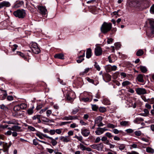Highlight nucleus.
Here are the masks:
<instances>
[{"mask_svg": "<svg viewBox=\"0 0 154 154\" xmlns=\"http://www.w3.org/2000/svg\"><path fill=\"white\" fill-rule=\"evenodd\" d=\"M112 24L111 23H108L104 22L101 26L100 28L101 32L105 34L110 31L112 29Z\"/></svg>", "mask_w": 154, "mask_h": 154, "instance_id": "nucleus-1", "label": "nucleus"}, {"mask_svg": "<svg viewBox=\"0 0 154 154\" xmlns=\"http://www.w3.org/2000/svg\"><path fill=\"white\" fill-rule=\"evenodd\" d=\"M14 15L19 18L23 19L26 16L25 11L24 9H18L14 11L13 13Z\"/></svg>", "mask_w": 154, "mask_h": 154, "instance_id": "nucleus-2", "label": "nucleus"}, {"mask_svg": "<svg viewBox=\"0 0 154 154\" xmlns=\"http://www.w3.org/2000/svg\"><path fill=\"white\" fill-rule=\"evenodd\" d=\"M102 48L100 47H96L95 48V54L97 56H100L102 54Z\"/></svg>", "mask_w": 154, "mask_h": 154, "instance_id": "nucleus-3", "label": "nucleus"}, {"mask_svg": "<svg viewBox=\"0 0 154 154\" xmlns=\"http://www.w3.org/2000/svg\"><path fill=\"white\" fill-rule=\"evenodd\" d=\"M11 6L10 3L8 1H4L0 3V9L4 7H8Z\"/></svg>", "mask_w": 154, "mask_h": 154, "instance_id": "nucleus-4", "label": "nucleus"}, {"mask_svg": "<svg viewBox=\"0 0 154 154\" xmlns=\"http://www.w3.org/2000/svg\"><path fill=\"white\" fill-rule=\"evenodd\" d=\"M136 92L139 95L143 94L146 93V91L144 88H138L136 89Z\"/></svg>", "mask_w": 154, "mask_h": 154, "instance_id": "nucleus-5", "label": "nucleus"}, {"mask_svg": "<svg viewBox=\"0 0 154 154\" xmlns=\"http://www.w3.org/2000/svg\"><path fill=\"white\" fill-rule=\"evenodd\" d=\"M38 9L40 11V13L41 14L45 15L47 12V9L43 6H39L38 8Z\"/></svg>", "mask_w": 154, "mask_h": 154, "instance_id": "nucleus-6", "label": "nucleus"}, {"mask_svg": "<svg viewBox=\"0 0 154 154\" xmlns=\"http://www.w3.org/2000/svg\"><path fill=\"white\" fill-rule=\"evenodd\" d=\"M77 119V116H66L62 118L63 120H72Z\"/></svg>", "mask_w": 154, "mask_h": 154, "instance_id": "nucleus-7", "label": "nucleus"}, {"mask_svg": "<svg viewBox=\"0 0 154 154\" xmlns=\"http://www.w3.org/2000/svg\"><path fill=\"white\" fill-rule=\"evenodd\" d=\"M82 134L84 137H87L90 134V131L87 129L81 130Z\"/></svg>", "mask_w": 154, "mask_h": 154, "instance_id": "nucleus-8", "label": "nucleus"}, {"mask_svg": "<svg viewBox=\"0 0 154 154\" xmlns=\"http://www.w3.org/2000/svg\"><path fill=\"white\" fill-rule=\"evenodd\" d=\"M149 22L150 25L152 32L154 33V21L152 20H149Z\"/></svg>", "mask_w": 154, "mask_h": 154, "instance_id": "nucleus-9", "label": "nucleus"}, {"mask_svg": "<svg viewBox=\"0 0 154 154\" xmlns=\"http://www.w3.org/2000/svg\"><path fill=\"white\" fill-rule=\"evenodd\" d=\"M54 57L56 58L60 59H64V55L62 54H55Z\"/></svg>", "mask_w": 154, "mask_h": 154, "instance_id": "nucleus-10", "label": "nucleus"}, {"mask_svg": "<svg viewBox=\"0 0 154 154\" xmlns=\"http://www.w3.org/2000/svg\"><path fill=\"white\" fill-rule=\"evenodd\" d=\"M91 56V50L89 48L87 49L86 53V57L87 58H90Z\"/></svg>", "mask_w": 154, "mask_h": 154, "instance_id": "nucleus-11", "label": "nucleus"}, {"mask_svg": "<svg viewBox=\"0 0 154 154\" xmlns=\"http://www.w3.org/2000/svg\"><path fill=\"white\" fill-rule=\"evenodd\" d=\"M120 125L122 126H128L129 125L130 123L128 121H122L120 122Z\"/></svg>", "mask_w": 154, "mask_h": 154, "instance_id": "nucleus-12", "label": "nucleus"}, {"mask_svg": "<svg viewBox=\"0 0 154 154\" xmlns=\"http://www.w3.org/2000/svg\"><path fill=\"white\" fill-rule=\"evenodd\" d=\"M50 142L51 144L53 146H56L57 143V142L56 140H55L52 137L50 138Z\"/></svg>", "mask_w": 154, "mask_h": 154, "instance_id": "nucleus-13", "label": "nucleus"}, {"mask_svg": "<svg viewBox=\"0 0 154 154\" xmlns=\"http://www.w3.org/2000/svg\"><path fill=\"white\" fill-rule=\"evenodd\" d=\"M143 119L140 117H138L135 119L134 121V122L135 123L139 124L141 122L143 121Z\"/></svg>", "mask_w": 154, "mask_h": 154, "instance_id": "nucleus-14", "label": "nucleus"}, {"mask_svg": "<svg viewBox=\"0 0 154 154\" xmlns=\"http://www.w3.org/2000/svg\"><path fill=\"white\" fill-rule=\"evenodd\" d=\"M10 146H8V143H5L3 145V147L4 149L3 150V152H6L8 151V149Z\"/></svg>", "mask_w": 154, "mask_h": 154, "instance_id": "nucleus-15", "label": "nucleus"}, {"mask_svg": "<svg viewBox=\"0 0 154 154\" xmlns=\"http://www.w3.org/2000/svg\"><path fill=\"white\" fill-rule=\"evenodd\" d=\"M33 52L35 54H38L40 52V50L38 47L34 48L32 49Z\"/></svg>", "mask_w": 154, "mask_h": 154, "instance_id": "nucleus-16", "label": "nucleus"}, {"mask_svg": "<svg viewBox=\"0 0 154 154\" xmlns=\"http://www.w3.org/2000/svg\"><path fill=\"white\" fill-rule=\"evenodd\" d=\"M102 118L101 116H99L97 117L94 121V122L95 124H98L101 121H102Z\"/></svg>", "mask_w": 154, "mask_h": 154, "instance_id": "nucleus-17", "label": "nucleus"}, {"mask_svg": "<svg viewBox=\"0 0 154 154\" xmlns=\"http://www.w3.org/2000/svg\"><path fill=\"white\" fill-rule=\"evenodd\" d=\"M144 113H140L139 115L144 116H146L149 113V111L147 109H144L143 110Z\"/></svg>", "mask_w": 154, "mask_h": 154, "instance_id": "nucleus-18", "label": "nucleus"}, {"mask_svg": "<svg viewBox=\"0 0 154 154\" xmlns=\"http://www.w3.org/2000/svg\"><path fill=\"white\" fill-rule=\"evenodd\" d=\"M143 4L146 8H148L150 5V2L147 0H144L143 2Z\"/></svg>", "mask_w": 154, "mask_h": 154, "instance_id": "nucleus-19", "label": "nucleus"}, {"mask_svg": "<svg viewBox=\"0 0 154 154\" xmlns=\"http://www.w3.org/2000/svg\"><path fill=\"white\" fill-rule=\"evenodd\" d=\"M95 132L97 135H100L103 133L102 130H101V128H97Z\"/></svg>", "mask_w": 154, "mask_h": 154, "instance_id": "nucleus-20", "label": "nucleus"}, {"mask_svg": "<svg viewBox=\"0 0 154 154\" xmlns=\"http://www.w3.org/2000/svg\"><path fill=\"white\" fill-rule=\"evenodd\" d=\"M97 150L100 151H102L104 147L103 144L102 143L97 144Z\"/></svg>", "mask_w": 154, "mask_h": 154, "instance_id": "nucleus-21", "label": "nucleus"}, {"mask_svg": "<svg viewBox=\"0 0 154 154\" xmlns=\"http://www.w3.org/2000/svg\"><path fill=\"white\" fill-rule=\"evenodd\" d=\"M24 4V2L23 1H20L17 2L15 4V6L16 8H19L21 7Z\"/></svg>", "mask_w": 154, "mask_h": 154, "instance_id": "nucleus-22", "label": "nucleus"}, {"mask_svg": "<svg viewBox=\"0 0 154 154\" xmlns=\"http://www.w3.org/2000/svg\"><path fill=\"white\" fill-rule=\"evenodd\" d=\"M21 129V127L18 126L14 125L13 126V131H19Z\"/></svg>", "mask_w": 154, "mask_h": 154, "instance_id": "nucleus-23", "label": "nucleus"}, {"mask_svg": "<svg viewBox=\"0 0 154 154\" xmlns=\"http://www.w3.org/2000/svg\"><path fill=\"white\" fill-rule=\"evenodd\" d=\"M143 78V76L141 74H139L137 77L138 81L140 82H143L144 80Z\"/></svg>", "mask_w": 154, "mask_h": 154, "instance_id": "nucleus-24", "label": "nucleus"}, {"mask_svg": "<svg viewBox=\"0 0 154 154\" xmlns=\"http://www.w3.org/2000/svg\"><path fill=\"white\" fill-rule=\"evenodd\" d=\"M5 122L8 124H17V125H19V124L18 123H17L16 121L15 120L6 121Z\"/></svg>", "mask_w": 154, "mask_h": 154, "instance_id": "nucleus-25", "label": "nucleus"}, {"mask_svg": "<svg viewBox=\"0 0 154 154\" xmlns=\"http://www.w3.org/2000/svg\"><path fill=\"white\" fill-rule=\"evenodd\" d=\"M34 108V107L33 106L31 108L27 110V113L29 115H32L33 112V109Z\"/></svg>", "mask_w": 154, "mask_h": 154, "instance_id": "nucleus-26", "label": "nucleus"}, {"mask_svg": "<svg viewBox=\"0 0 154 154\" xmlns=\"http://www.w3.org/2000/svg\"><path fill=\"white\" fill-rule=\"evenodd\" d=\"M140 68L141 71L143 73H145L147 70L146 67L142 66H140Z\"/></svg>", "mask_w": 154, "mask_h": 154, "instance_id": "nucleus-27", "label": "nucleus"}, {"mask_svg": "<svg viewBox=\"0 0 154 154\" xmlns=\"http://www.w3.org/2000/svg\"><path fill=\"white\" fill-rule=\"evenodd\" d=\"M41 119L42 120L45 122H49L50 121L48 119L44 116H42L41 117Z\"/></svg>", "mask_w": 154, "mask_h": 154, "instance_id": "nucleus-28", "label": "nucleus"}, {"mask_svg": "<svg viewBox=\"0 0 154 154\" xmlns=\"http://www.w3.org/2000/svg\"><path fill=\"white\" fill-rule=\"evenodd\" d=\"M146 151L147 152L152 153L154 152V150L151 147H148L146 148Z\"/></svg>", "mask_w": 154, "mask_h": 154, "instance_id": "nucleus-29", "label": "nucleus"}, {"mask_svg": "<svg viewBox=\"0 0 154 154\" xmlns=\"http://www.w3.org/2000/svg\"><path fill=\"white\" fill-rule=\"evenodd\" d=\"M118 147L121 150H123L125 147V145L124 144H120L118 143Z\"/></svg>", "mask_w": 154, "mask_h": 154, "instance_id": "nucleus-30", "label": "nucleus"}, {"mask_svg": "<svg viewBox=\"0 0 154 154\" xmlns=\"http://www.w3.org/2000/svg\"><path fill=\"white\" fill-rule=\"evenodd\" d=\"M143 51L142 50L140 49L137 51L136 55L138 56H141L143 54Z\"/></svg>", "mask_w": 154, "mask_h": 154, "instance_id": "nucleus-31", "label": "nucleus"}, {"mask_svg": "<svg viewBox=\"0 0 154 154\" xmlns=\"http://www.w3.org/2000/svg\"><path fill=\"white\" fill-rule=\"evenodd\" d=\"M106 69L107 71L108 72H110L112 71V66L110 65H108L106 66Z\"/></svg>", "mask_w": 154, "mask_h": 154, "instance_id": "nucleus-32", "label": "nucleus"}, {"mask_svg": "<svg viewBox=\"0 0 154 154\" xmlns=\"http://www.w3.org/2000/svg\"><path fill=\"white\" fill-rule=\"evenodd\" d=\"M130 84V82L128 81H124L122 83V85L123 86H125L129 85Z\"/></svg>", "mask_w": 154, "mask_h": 154, "instance_id": "nucleus-33", "label": "nucleus"}, {"mask_svg": "<svg viewBox=\"0 0 154 154\" xmlns=\"http://www.w3.org/2000/svg\"><path fill=\"white\" fill-rule=\"evenodd\" d=\"M92 109L94 111H96L98 108V107L96 105L91 104Z\"/></svg>", "mask_w": 154, "mask_h": 154, "instance_id": "nucleus-34", "label": "nucleus"}, {"mask_svg": "<svg viewBox=\"0 0 154 154\" xmlns=\"http://www.w3.org/2000/svg\"><path fill=\"white\" fill-rule=\"evenodd\" d=\"M104 76L108 81H109L111 80V76L109 74L106 73L105 74Z\"/></svg>", "mask_w": 154, "mask_h": 154, "instance_id": "nucleus-35", "label": "nucleus"}, {"mask_svg": "<svg viewBox=\"0 0 154 154\" xmlns=\"http://www.w3.org/2000/svg\"><path fill=\"white\" fill-rule=\"evenodd\" d=\"M38 47L37 45V44L35 42H32L31 43V49H32V48H36Z\"/></svg>", "mask_w": 154, "mask_h": 154, "instance_id": "nucleus-36", "label": "nucleus"}, {"mask_svg": "<svg viewBox=\"0 0 154 154\" xmlns=\"http://www.w3.org/2000/svg\"><path fill=\"white\" fill-rule=\"evenodd\" d=\"M21 109H24L27 107L26 105L24 103H23L19 105Z\"/></svg>", "mask_w": 154, "mask_h": 154, "instance_id": "nucleus-37", "label": "nucleus"}, {"mask_svg": "<svg viewBox=\"0 0 154 154\" xmlns=\"http://www.w3.org/2000/svg\"><path fill=\"white\" fill-rule=\"evenodd\" d=\"M21 109L19 105L15 106L14 108V110L15 111L20 110Z\"/></svg>", "mask_w": 154, "mask_h": 154, "instance_id": "nucleus-38", "label": "nucleus"}, {"mask_svg": "<svg viewBox=\"0 0 154 154\" xmlns=\"http://www.w3.org/2000/svg\"><path fill=\"white\" fill-rule=\"evenodd\" d=\"M80 100L85 102H86L89 101V99L88 97L82 98L80 99Z\"/></svg>", "mask_w": 154, "mask_h": 154, "instance_id": "nucleus-39", "label": "nucleus"}, {"mask_svg": "<svg viewBox=\"0 0 154 154\" xmlns=\"http://www.w3.org/2000/svg\"><path fill=\"white\" fill-rule=\"evenodd\" d=\"M107 127L110 128H113L116 127V125H115L109 123L107 124Z\"/></svg>", "mask_w": 154, "mask_h": 154, "instance_id": "nucleus-40", "label": "nucleus"}, {"mask_svg": "<svg viewBox=\"0 0 154 154\" xmlns=\"http://www.w3.org/2000/svg\"><path fill=\"white\" fill-rule=\"evenodd\" d=\"M94 66L95 68H96L97 70L100 71V68L98 64L96 62H95Z\"/></svg>", "mask_w": 154, "mask_h": 154, "instance_id": "nucleus-41", "label": "nucleus"}, {"mask_svg": "<svg viewBox=\"0 0 154 154\" xmlns=\"http://www.w3.org/2000/svg\"><path fill=\"white\" fill-rule=\"evenodd\" d=\"M70 141V139L69 137L68 136L65 137L64 140L63 142H64L67 143Z\"/></svg>", "mask_w": 154, "mask_h": 154, "instance_id": "nucleus-42", "label": "nucleus"}, {"mask_svg": "<svg viewBox=\"0 0 154 154\" xmlns=\"http://www.w3.org/2000/svg\"><path fill=\"white\" fill-rule=\"evenodd\" d=\"M99 110L100 111L102 112H104L106 111V109L103 107H100Z\"/></svg>", "mask_w": 154, "mask_h": 154, "instance_id": "nucleus-43", "label": "nucleus"}, {"mask_svg": "<svg viewBox=\"0 0 154 154\" xmlns=\"http://www.w3.org/2000/svg\"><path fill=\"white\" fill-rule=\"evenodd\" d=\"M17 53L18 55L24 58L25 59L26 58V57H25V55L23 53L20 52H18Z\"/></svg>", "mask_w": 154, "mask_h": 154, "instance_id": "nucleus-44", "label": "nucleus"}, {"mask_svg": "<svg viewBox=\"0 0 154 154\" xmlns=\"http://www.w3.org/2000/svg\"><path fill=\"white\" fill-rule=\"evenodd\" d=\"M80 148L82 150H86V147L85 146H84L83 144H80Z\"/></svg>", "mask_w": 154, "mask_h": 154, "instance_id": "nucleus-45", "label": "nucleus"}, {"mask_svg": "<svg viewBox=\"0 0 154 154\" xmlns=\"http://www.w3.org/2000/svg\"><path fill=\"white\" fill-rule=\"evenodd\" d=\"M105 135L109 138H110L113 137V135H112L111 133L109 132L106 133L105 134Z\"/></svg>", "mask_w": 154, "mask_h": 154, "instance_id": "nucleus-46", "label": "nucleus"}, {"mask_svg": "<svg viewBox=\"0 0 154 154\" xmlns=\"http://www.w3.org/2000/svg\"><path fill=\"white\" fill-rule=\"evenodd\" d=\"M122 131H119L116 129H114L112 130V132L115 134H118Z\"/></svg>", "mask_w": 154, "mask_h": 154, "instance_id": "nucleus-47", "label": "nucleus"}, {"mask_svg": "<svg viewBox=\"0 0 154 154\" xmlns=\"http://www.w3.org/2000/svg\"><path fill=\"white\" fill-rule=\"evenodd\" d=\"M115 45L116 46V49L118 50L119 48L121 46V45L119 43H116L115 44Z\"/></svg>", "mask_w": 154, "mask_h": 154, "instance_id": "nucleus-48", "label": "nucleus"}, {"mask_svg": "<svg viewBox=\"0 0 154 154\" xmlns=\"http://www.w3.org/2000/svg\"><path fill=\"white\" fill-rule=\"evenodd\" d=\"M150 11L151 13L154 14V4L151 7Z\"/></svg>", "mask_w": 154, "mask_h": 154, "instance_id": "nucleus-49", "label": "nucleus"}, {"mask_svg": "<svg viewBox=\"0 0 154 154\" xmlns=\"http://www.w3.org/2000/svg\"><path fill=\"white\" fill-rule=\"evenodd\" d=\"M41 115H36L35 116H33L32 117V119L33 120H35L36 119H38L39 117H40Z\"/></svg>", "mask_w": 154, "mask_h": 154, "instance_id": "nucleus-50", "label": "nucleus"}, {"mask_svg": "<svg viewBox=\"0 0 154 154\" xmlns=\"http://www.w3.org/2000/svg\"><path fill=\"white\" fill-rule=\"evenodd\" d=\"M28 129L32 131H34L35 130V128L34 127L30 126H28Z\"/></svg>", "mask_w": 154, "mask_h": 154, "instance_id": "nucleus-51", "label": "nucleus"}, {"mask_svg": "<svg viewBox=\"0 0 154 154\" xmlns=\"http://www.w3.org/2000/svg\"><path fill=\"white\" fill-rule=\"evenodd\" d=\"M71 122H61L60 125L62 126L64 125H65L68 124H69L71 123Z\"/></svg>", "mask_w": 154, "mask_h": 154, "instance_id": "nucleus-52", "label": "nucleus"}, {"mask_svg": "<svg viewBox=\"0 0 154 154\" xmlns=\"http://www.w3.org/2000/svg\"><path fill=\"white\" fill-rule=\"evenodd\" d=\"M36 135L41 139H43L42 134L36 133Z\"/></svg>", "mask_w": 154, "mask_h": 154, "instance_id": "nucleus-53", "label": "nucleus"}, {"mask_svg": "<svg viewBox=\"0 0 154 154\" xmlns=\"http://www.w3.org/2000/svg\"><path fill=\"white\" fill-rule=\"evenodd\" d=\"M52 113V111L51 110H48L46 111L47 116L48 117H49Z\"/></svg>", "mask_w": 154, "mask_h": 154, "instance_id": "nucleus-54", "label": "nucleus"}, {"mask_svg": "<svg viewBox=\"0 0 154 154\" xmlns=\"http://www.w3.org/2000/svg\"><path fill=\"white\" fill-rule=\"evenodd\" d=\"M49 133L51 135H53L55 133V131L54 129H51L49 131Z\"/></svg>", "mask_w": 154, "mask_h": 154, "instance_id": "nucleus-55", "label": "nucleus"}, {"mask_svg": "<svg viewBox=\"0 0 154 154\" xmlns=\"http://www.w3.org/2000/svg\"><path fill=\"white\" fill-rule=\"evenodd\" d=\"M135 134L137 136H140L141 135V133L140 131H137L135 132Z\"/></svg>", "mask_w": 154, "mask_h": 154, "instance_id": "nucleus-56", "label": "nucleus"}, {"mask_svg": "<svg viewBox=\"0 0 154 154\" xmlns=\"http://www.w3.org/2000/svg\"><path fill=\"white\" fill-rule=\"evenodd\" d=\"M87 80L89 82L94 84V81L93 79H90L89 78H87Z\"/></svg>", "mask_w": 154, "mask_h": 154, "instance_id": "nucleus-57", "label": "nucleus"}, {"mask_svg": "<svg viewBox=\"0 0 154 154\" xmlns=\"http://www.w3.org/2000/svg\"><path fill=\"white\" fill-rule=\"evenodd\" d=\"M78 126V125H77L75 123H73L72 124H71L70 125V127L71 128H74L77 127Z\"/></svg>", "mask_w": 154, "mask_h": 154, "instance_id": "nucleus-58", "label": "nucleus"}, {"mask_svg": "<svg viewBox=\"0 0 154 154\" xmlns=\"http://www.w3.org/2000/svg\"><path fill=\"white\" fill-rule=\"evenodd\" d=\"M55 131V132H56L57 134H61L62 132V131L61 129H57Z\"/></svg>", "mask_w": 154, "mask_h": 154, "instance_id": "nucleus-59", "label": "nucleus"}, {"mask_svg": "<svg viewBox=\"0 0 154 154\" xmlns=\"http://www.w3.org/2000/svg\"><path fill=\"white\" fill-rule=\"evenodd\" d=\"M47 151L49 152L50 153H52L53 152H54V151L53 149H50V148H47Z\"/></svg>", "mask_w": 154, "mask_h": 154, "instance_id": "nucleus-60", "label": "nucleus"}, {"mask_svg": "<svg viewBox=\"0 0 154 154\" xmlns=\"http://www.w3.org/2000/svg\"><path fill=\"white\" fill-rule=\"evenodd\" d=\"M58 81L60 82V83L61 84L63 85H66V83L63 82V80H61V79H60L59 78H58Z\"/></svg>", "mask_w": 154, "mask_h": 154, "instance_id": "nucleus-61", "label": "nucleus"}, {"mask_svg": "<svg viewBox=\"0 0 154 154\" xmlns=\"http://www.w3.org/2000/svg\"><path fill=\"white\" fill-rule=\"evenodd\" d=\"M113 39L112 38H108L107 41V43L108 44H109L112 42Z\"/></svg>", "mask_w": 154, "mask_h": 154, "instance_id": "nucleus-62", "label": "nucleus"}, {"mask_svg": "<svg viewBox=\"0 0 154 154\" xmlns=\"http://www.w3.org/2000/svg\"><path fill=\"white\" fill-rule=\"evenodd\" d=\"M127 133H131L133 132V130L131 129H126L125 131Z\"/></svg>", "mask_w": 154, "mask_h": 154, "instance_id": "nucleus-63", "label": "nucleus"}, {"mask_svg": "<svg viewBox=\"0 0 154 154\" xmlns=\"http://www.w3.org/2000/svg\"><path fill=\"white\" fill-rule=\"evenodd\" d=\"M152 107L153 109L151 110L150 113L152 116H154V104L153 105Z\"/></svg>", "mask_w": 154, "mask_h": 154, "instance_id": "nucleus-64", "label": "nucleus"}]
</instances>
